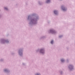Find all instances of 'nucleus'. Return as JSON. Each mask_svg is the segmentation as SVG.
<instances>
[{
	"label": "nucleus",
	"mask_w": 75,
	"mask_h": 75,
	"mask_svg": "<svg viewBox=\"0 0 75 75\" xmlns=\"http://www.w3.org/2000/svg\"><path fill=\"white\" fill-rule=\"evenodd\" d=\"M44 50H43V49H42L40 50V52L42 53H44Z\"/></svg>",
	"instance_id": "obj_1"
},
{
	"label": "nucleus",
	"mask_w": 75,
	"mask_h": 75,
	"mask_svg": "<svg viewBox=\"0 0 75 75\" xmlns=\"http://www.w3.org/2000/svg\"><path fill=\"white\" fill-rule=\"evenodd\" d=\"M54 13H55V14H57V11H56V10H55L54 11Z\"/></svg>",
	"instance_id": "obj_2"
},
{
	"label": "nucleus",
	"mask_w": 75,
	"mask_h": 75,
	"mask_svg": "<svg viewBox=\"0 0 75 75\" xmlns=\"http://www.w3.org/2000/svg\"><path fill=\"white\" fill-rule=\"evenodd\" d=\"M50 32H51L52 33H54V31H53V30H50Z\"/></svg>",
	"instance_id": "obj_3"
},
{
	"label": "nucleus",
	"mask_w": 75,
	"mask_h": 75,
	"mask_svg": "<svg viewBox=\"0 0 75 75\" xmlns=\"http://www.w3.org/2000/svg\"><path fill=\"white\" fill-rule=\"evenodd\" d=\"M50 0H47V3H49L50 2Z\"/></svg>",
	"instance_id": "obj_4"
},
{
	"label": "nucleus",
	"mask_w": 75,
	"mask_h": 75,
	"mask_svg": "<svg viewBox=\"0 0 75 75\" xmlns=\"http://www.w3.org/2000/svg\"><path fill=\"white\" fill-rule=\"evenodd\" d=\"M62 9L63 10H66V9L64 8H63L62 7Z\"/></svg>",
	"instance_id": "obj_5"
},
{
	"label": "nucleus",
	"mask_w": 75,
	"mask_h": 75,
	"mask_svg": "<svg viewBox=\"0 0 75 75\" xmlns=\"http://www.w3.org/2000/svg\"><path fill=\"white\" fill-rule=\"evenodd\" d=\"M51 44H53V40H52V41H51Z\"/></svg>",
	"instance_id": "obj_6"
},
{
	"label": "nucleus",
	"mask_w": 75,
	"mask_h": 75,
	"mask_svg": "<svg viewBox=\"0 0 75 75\" xmlns=\"http://www.w3.org/2000/svg\"><path fill=\"white\" fill-rule=\"evenodd\" d=\"M61 61H62V62H63L64 61V60H63V59H62V60H61Z\"/></svg>",
	"instance_id": "obj_7"
},
{
	"label": "nucleus",
	"mask_w": 75,
	"mask_h": 75,
	"mask_svg": "<svg viewBox=\"0 0 75 75\" xmlns=\"http://www.w3.org/2000/svg\"><path fill=\"white\" fill-rule=\"evenodd\" d=\"M4 9H5V10H7V8L5 7V8H4Z\"/></svg>",
	"instance_id": "obj_8"
},
{
	"label": "nucleus",
	"mask_w": 75,
	"mask_h": 75,
	"mask_svg": "<svg viewBox=\"0 0 75 75\" xmlns=\"http://www.w3.org/2000/svg\"><path fill=\"white\" fill-rule=\"evenodd\" d=\"M69 67H72V66H69Z\"/></svg>",
	"instance_id": "obj_9"
},
{
	"label": "nucleus",
	"mask_w": 75,
	"mask_h": 75,
	"mask_svg": "<svg viewBox=\"0 0 75 75\" xmlns=\"http://www.w3.org/2000/svg\"><path fill=\"white\" fill-rule=\"evenodd\" d=\"M7 71V69H5V71Z\"/></svg>",
	"instance_id": "obj_10"
},
{
	"label": "nucleus",
	"mask_w": 75,
	"mask_h": 75,
	"mask_svg": "<svg viewBox=\"0 0 75 75\" xmlns=\"http://www.w3.org/2000/svg\"><path fill=\"white\" fill-rule=\"evenodd\" d=\"M36 75H39V74H37Z\"/></svg>",
	"instance_id": "obj_11"
},
{
	"label": "nucleus",
	"mask_w": 75,
	"mask_h": 75,
	"mask_svg": "<svg viewBox=\"0 0 75 75\" xmlns=\"http://www.w3.org/2000/svg\"><path fill=\"white\" fill-rule=\"evenodd\" d=\"M19 54L21 55V54H20V52H19Z\"/></svg>",
	"instance_id": "obj_12"
},
{
	"label": "nucleus",
	"mask_w": 75,
	"mask_h": 75,
	"mask_svg": "<svg viewBox=\"0 0 75 75\" xmlns=\"http://www.w3.org/2000/svg\"><path fill=\"white\" fill-rule=\"evenodd\" d=\"M7 42H8V41H7Z\"/></svg>",
	"instance_id": "obj_13"
}]
</instances>
